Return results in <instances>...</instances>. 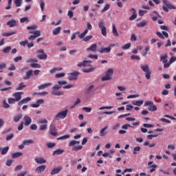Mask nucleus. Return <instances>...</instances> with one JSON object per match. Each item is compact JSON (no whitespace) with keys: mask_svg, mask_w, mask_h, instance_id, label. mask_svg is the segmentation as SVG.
Here are the masks:
<instances>
[{"mask_svg":"<svg viewBox=\"0 0 176 176\" xmlns=\"http://www.w3.org/2000/svg\"><path fill=\"white\" fill-rule=\"evenodd\" d=\"M91 60H84L82 62L79 63L77 65L80 68H82V67H90L89 68H85L83 69V72L88 73V72H93L94 69H96V67H91Z\"/></svg>","mask_w":176,"mask_h":176,"instance_id":"nucleus-1","label":"nucleus"},{"mask_svg":"<svg viewBox=\"0 0 176 176\" xmlns=\"http://www.w3.org/2000/svg\"><path fill=\"white\" fill-rule=\"evenodd\" d=\"M163 3L166 6H162L163 10L164 12H166V13H168V9L170 10H171V9H176L175 6L173 5L168 0H163Z\"/></svg>","mask_w":176,"mask_h":176,"instance_id":"nucleus-2","label":"nucleus"},{"mask_svg":"<svg viewBox=\"0 0 176 176\" xmlns=\"http://www.w3.org/2000/svg\"><path fill=\"white\" fill-rule=\"evenodd\" d=\"M113 76V69L112 68L108 69L105 72V75L102 77V82H105L107 80H111V79H112Z\"/></svg>","mask_w":176,"mask_h":176,"instance_id":"nucleus-3","label":"nucleus"},{"mask_svg":"<svg viewBox=\"0 0 176 176\" xmlns=\"http://www.w3.org/2000/svg\"><path fill=\"white\" fill-rule=\"evenodd\" d=\"M140 68L143 71V72H145L146 79H151V74H152V72L149 69V66L148 65H141Z\"/></svg>","mask_w":176,"mask_h":176,"instance_id":"nucleus-4","label":"nucleus"},{"mask_svg":"<svg viewBox=\"0 0 176 176\" xmlns=\"http://www.w3.org/2000/svg\"><path fill=\"white\" fill-rule=\"evenodd\" d=\"M68 115V109H65L58 112L55 116L56 120H61V119H65Z\"/></svg>","mask_w":176,"mask_h":176,"instance_id":"nucleus-5","label":"nucleus"},{"mask_svg":"<svg viewBox=\"0 0 176 176\" xmlns=\"http://www.w3.org/2000/svg\"><path fill=\"white\" fill-rule=\"evenodd\" d=\"M61 87V85H56L52 87V91H51V94H53L54 96H63L64 94L63 91H57L60 90V88Z\"/></svg>","mask_w":176,"mask_h":176,"instance_id":"nucleus-6","label":"nucleus"},{"mask_svg":"<svg viewBox=\"0 0 176 176\" xmlns=\"http://www.w3.org/2000/svg\"><path fill=\"white\" fill-rule=\"evenodd\" d=\"M168 56L166 54L160 56V61L164 64V68H168L170 67V63L167 61V58Z\"/></svg>","mask_w":176,"mask_h":176,"instance_id":"nucleus-7","label":"nucleus"},{"mask_svg":"<svg viewBox=\"0 0 176 176\" xmlns=\"http://www.w3.org/2000/svg\"><path fill=\"white\" fill-rule=\"evenodd\" d=\"M98 27L101 30L102 35H103V36H107V28H105V25L104 24V21H101L98 23Z\"/></svg>","mask_w":176,"mask_h":176,"instance_id":"nucleus-8","label":"nucleus"},{"mask_svg":"<svg viewBox=\"0 0 176 176\" xmlns=\"http://www.w3.org/2000/svg\"><path fill=\"white\" fill-rule=\"evenodd\" d=\"M50 133L52 135H54V137H56L58 132H57V129H56V126H54V124H51L50 125Z\"/></svg>","mask_w":176,"mask_h":176,"instance_id":"nucleus-9","label":"nucleus"},{"mask_svg":"<svg viewBox=\"0 0 176 176\" xmlns=\"http://www.w3.org/2000/svg\"><path fill=\"white\" fill-rule=\"evenodd\" d=\"M37 53H39L37 57L40 60H46L47 58V55L45 54V52L43 51V50H40L37 51Z\"/></svg>","mask_w":176,"mask_h":176,"instance_id":"nucleus-10","label":"nucleus"},{"mask_svg":"<svg viewBox=\"0 0 176 176\" xmlns=\"http://www.w3.org/2000/svg\"><path fill=\"white\" fill-rule=\"evenodd\" d=\"M111 49L112 48L111 47V46L107 47H102L98 49V52L99 53H101L102 54H103L105 53H109L111 52Z\"/></svg>","mask_w":176,"mask_h":176,"instance_id":"nucleus-11","label":"nucleus"},{"mask_svg":"<svg viewBox=\"0 0 176 176\" xmlns=\"http://www.w3.org/2000/svg\"><path fill=\"white\" fill-rule=\"evenodd\" d=\"M44 102L45 100L43 99H38L36 103L30 104V107H32V108H39V107H41L42 104H44Z\"/></svg>","mask_w":176,"mask_h":176,"instance_id":"nucleus-12","label":"nucleus"},{"mask_svg":"<svg viewBox=\"0 0 176 176\" xmlns=\"http://www.w3.org/2000/svg\"><path fill=\"white\" fill-rule=\"evenodd\" d=\"M148 168H151L150 173H153V171H155L156 168H157V165L153 164V162L152 161L148 162Z\"/></svg>","mask_w":176,"mask_h":176,"instance_id":"nucleus-13","label":"nucleus"},{"mask_svg":"<svg viewBox=\"0 0 176 176\" xmlns=\"http://www.w3.org/2000/svg\"><path fill=\"white\" fill-rule=\"evenodd\" d=\"M31 34H34V35H32L28 38V39H30V41H34L35 38H38V36H41V32L38 30L32 32H31Z\"/></svg>","mask_w":176,"mask_h":176,"instance_id":"nucleus-14","label":"nucleus"},{"mask_svg":"<svg viewBox=\"0 0 176 176\" xmlns=\"http://www.w3.org/2000/svg\"><path fill=\"white\" fill-rule=\"evenodd\" d=\"M78 72H74L69 74V80H76L78 79Z\"/></svg>","mask_w":176,"mask_h":176,"instance_id":"nucleus-15","label":"nucleus"},{"mask_svg":"<svg viewBox=\"0 0 176 176\" xmlns=\"http://www.w3.org/2000/svg\"><path fill=\"white\" fill-rule=\"evenodd\" d=\"M23 121H24V125L25 126H30L31 123H32V119L30 118L28 116H25L23 118Z\"/></svg>","mask_w":176,"mask_h":176,"instance_id":"nucleus-16","label":"nucleus"},{"mask_svg":"<svg viewBox=\"0 0 176 176\" xmlns=\"http://www.w3.org/2000/svg\"><path fill=\"white\" fill-rule=\"evenodd\" d=\"M45 170H46V165H41V166H38L35 169V172L37 174H41V173H43V171H45Z\"/></svg>","mask_w":176,"mask_h":176,"instance_id":"nucleus-17","label":"nucleus"},{"mask_svg":"<svg viewBox=\"0 0 176 176\" xmlns=\"http://www.w3.org/2000/svg\"><path fill=\"white\" fill-rule=\"evenodd\" d=\"M52 82L41 84L38 86V90H43L45 89H47V87H50V86H52Z\"/></svg>","mask_w":176,"mask_h":176,"instance_id":"nucleus-18","label":"nucleus"},{"mask_svg":"<svg viewBox=\"0 0 176 176\" xmlns=\"http://www.w3.org/2000/svg\"><path fill=\"white\" fill-rule=\"evenodd\" d=\"M21 94H24L23 92H15L12 94L13 97H14L16 102H18V101H20V100H21Z\"/></svg>","mask_w":176,"mask_h":176,"instance_id":"nucleus-19","label":"nucleus"},{"mask_svg":"<svg viewBox=\"0 0 176 176\" xmlns=\"http://www.w3.org/2000/svg\"><path fill=\"white\" fill-rule=\"evenodd\" d=\"M7 25H9L10 28H13V27L17 26V22L14 19H12L7 22Z\"/></svg>","mask_w":176,"mask_h":176,"instance_id":"nucleus-20","label":"nucleus"},{"mask_svg":"<svg viewBox=\"0 0 176 176\" xmlns=\"http://www.w3.org/2000/svg\"><path fill=\"white\" fill-rule=\"evenodd\" d=\"M34 160L37 164H45V163H46V160H45L43 157H37L35 158Z\"/></svg>","mask_w":176,"mask_h":176,"instance_id":"nucleus-21","label":"nucleus"},{"mask_svg":"<svg viewBox=\"0 0 176 176\" xmlns=\"http://www.w3.org/2000/svg\"><path fill=\"white\" fill-rule=\"evenodd\" d=\"M30 101H31V98L30 97H27L19 102L18 105H23V104H27V102H30Z\"/></svg>","mask_w":176,"mask_h":176,"instance_id":"nucleus-22","label":"nucleus"},{"mask_svg":"<svg viewBox=\"0 0 176 176\" xmlns=\"http://www.w3.org/2000/svg\"><path fill=\"white\" fill-rule=\"evenodd\" d=\"M131 11L133 12V14L129 18L130 21H133V20H135L137 19V13L135 12V9L131 8Z\"/></svg>","mask_w":176,"mask_h":176,"instance_id":"nucleus-23","label":"nucleus"},{"mask_svg":"<svg viewBox=\"0 0 176 176\" xmlns=\"http://www.w3.org/2000/svg\"><path fill=\"white\" fill-rule=\"evenodd\" d=\"M87 32H89V30L86 29L82 33L80 34L79 32V34H78V36L80 39H83L86 35H87Z\"/></svg>","mask_w":176,"mask_h":176,"instance_id":"nucleus-24","label":"nucleus"},{"mask_svg":"<svg viewBox=\"0 0 176 176\" xmlns=\"http://www.w3.org/2000/svg\"><path fill=\"white\" fill-rule=\"evenodd\" d=\"M87 52H93L94 53H96L97 52V45H92L90 47L87 49Z\"/></svg>","mask_w":176,"mask_h":176,"instance_id":"nucleus-25","label":"nucleus"},{"mask_svg":"<svg viewBox=\"0 0 176 176\" xmlns=\"http://www.w3.org/2000/svg\"><path fill=\"white\" fill-rule=\"evenodd\" d=\"M61 171V167L55 168L52 170L51 171V175H54L56 174H58Z\"/></svg>","mask_w":176,"mask_h":176,"instance_id":"nucleus-26","label":"nucleus"},{"mask_svg":"<svg viewBox=\"0 0 176 176\" xmlns=\"http://www.w3.org/2000/svg\"><path fill=\"white\" fill-rule=\"evenodd\" d=\"M23 118V114H19L16 116H14L13 118L14 122L17 123L18 122H20V120Z\"/></svg>","mask_w":176,"mask_h":176,"instance_id":"nucleus-27","label":"nucleus"},{"mask_svg":"<svg viewBox=\"0 0 176 176\" xmlns=\"http://www.w3.org/2000/svg\"><path fill=\"white\" fill-rule=\"evenodd\" d=\"M32 76V70H29L26 72V76L23 77L24 80H27V79H30Z\"/></svg>","mask_w":176,"mask_h":176,"instance_id":"nucleus-28","label":"nucleus"},{"mask_svg":"<svg viewBox=\"0 0 176 176\" xmlns=\"http://www.w3.org/2000/svg\"><path fill=\"white\" fill-rule=\"evenodd\" d=\"M20 156H23V153L16 152L12 154V159H16V157H20Z\"/></svg>","mask_w":176,"mask_h":176,"instance_id":"nucleus-29","label":"nucleus"},{"mask_svg":"<svg viewBox=\"0 0 176 176\" xmlns=\"http://www.w3.org/2000/svg\"><path fill=\"white\" fill-rule=\"evenodd\" d=\"M62 153H64V150H63V149H57V150H55L54 151L53 155L56 156V155H61Z\"/></svg>","mask_w":176,"mask_h":176,"instance_id":"nucleus-30","label":"nucleus"},{"mask_svg":"<svg viewBox=\"0 0 176 176\" xmlns=\"http://www.w3.org/2000/svg\"><path fill=\"white\" fill-rule=\"evenodd\" d=\"M133 105H136L137 107H141L142 104H144V100H137V101H133L132 102Z\"/></svg>","mask_w":176,"mask_h":176,"instance_id":"nucleus-31","label":"nucleus"},{"mask_svg":"<svg viewBox=\"0 0 176 176\" xmlns=\"http://www.w3.org/2000/svg\"><path fill=\"white\" fill-rule=\"evenodd\" d=\"M61 31V27H58L52 31L53 35H58Z\"/></svg>","mask_w":176,"mask_h":176,"instance_id":"nucleus-32","label":"nucleus"},{"mask_svg":"<svg viewBox=\"0 0 176 176\" xmlns=\"http://www.w3.org/2000/svg\"><path fill=\"white\" fill-rule=\"evenodd\" d=\"M23 145L28 146L31 144H34V140H25L23 141Z\"/></svg>","mask_w":176,"mask_h":176,"instance_id":"nucleus-33","label":"nucleus"},{"mask_svg":"<svg viewBox=\"0 0 176 176\" xmlns=\"http://www.w3.org/2000/svg\"><path fill=\"white\" fill-rule=\"evenodd\" d=\"M113 28V34L114 36H119V33H118V30H116V27L115 26V24L112 25Z\"/></svg>","mask_w":176,"mask_h":176,"instance_id":"nucleus-34","label":"nucleus"},{"mask_svg":"<svg viewBox=\"0 0 176 176\" xmlns=\"http://www.w3.org/2000/svg\"><path fill=\"white\" fill-rule=\"evenodd\" d=\"M80 144V142L79 141L72 140V142H69V146H75V145H79Z\"/></svg>","mask_w":176,"mask_h":176,"instance_id":"nucleus-35","label":"nucleus"},{"mask_svg":"<svg viewBox=\"0 0 176 176\" xmlns=\"http://www.w3.org/2000/svg\"><path fill=\"white\" fill-rule=\"evenodd\" d=\"M37 122L38 124H47V120L41 118Z\"/></svg>","mask_w":176,"mask_h":176,"instance_id":"nucleus-36","label":"nucleus"},{"mask_svg":"<svg viewBox=\"0 0 176 176\" xmlns=\"http://www.w3.org/2000/svg\"><path fill=\"white\" fill-rule=\"evenodd\" d=\"M25 87V85H24V82H21L19 84L18 87L16 88V90H23Z\"/></svg>","mask_w":176,"mask_h":176,"instance_id":"nucleus-37","label":"nucleus"},{"mask_svg":"<svg viewBox=\"0 0 176 176\" xmlns=\"http://www.w3.org/2000/svg\"><path fill=\"white\" fill-rule=\"evenodd\" d=\"M148 111H151L152 112H155V111H157V107L154 104L151 107H148Z\"/></svg>","mask_w":176,"mask_h":176,"instance_id":"nucleus-38","label":"nucleus"},{"mask_svg":"<svg viewBox=\"0 0 176 176\" xmlns=\"http://www.w3.org/2000/svg\"><path fill=\"white\" fill-rule=\"evenodd\" d=\"M16 34V32H5L3 33V36H12V35H14Z\"/></svg>","mask_w":176,"mask_h":176,"instance_id":"nucleus-39","label":"nucleus"},{"mask_svg":"<svg viewBox=\"0 0 176 176\" xmlns=\"http://www.w3.org/2000/svg\"><path fill=\"white\" fill-rule=\"evenodd\" d=\"M9 151V146L4 147L1 150V155H6Z\"/></svg>","mask_w":176,"mask_h":176,"instance_id":"nucleus-40","label":"nucleus"},{"mask_svg":"<svg viewBox=\"0 0 176 176\" xmlns=\"http://www.w3.org/2000/svg\"><path fill=\"white\" fill-rule=\"evenodd\" d=\"M14 2L16 8H20V6H21V2H23V0H14Z\"/></svg>","mask_w":176,"mask_h":176,"instance_id":"nucleus-41","label":"nucleus"},{"mask_svg":"<svg viewBox=\"0 0 176 176\" xmlns=\"http://www.w3.org/2000/svg\"><path fill=\"white\" fill-rule=\"evenodd\" d=\"M47 129V124H41L39 127V130H41V131H43L44 130H46Z\"/></svg>","mask_w":176,"mask_h":176,"instance_id":"nucleus-42","label":"nucleus"},{"mask_svg":"<svg viewBox=\"0 0 176 176\" xmlns=\"http://www.w3.org/2000/svg\"><path fill=\"white\" fill-rule=\"evenodd\" d=\"M154 103L151 100H147L144 103V107H151Z\"/></svg>","mask_w":176,"mask_h":176,"instance_id":"nucleus-43","label":"nucleus"},{"mask_svg":"<svg viewBox=\"0 0 176 176\" xmlns=\"http://www.w3.org/2000/svg\"><path fill=\"white\" fill-rule=\"evenodd\" d=\"M131 60H136V61H140V60H141V58H140V56H138L137 55H132L131 56Z\"/></svg>","mask_w":176,"mask_h":176,"instance_id":"nucleus-44","label":"nucleus"},{"mask_svg":"<svg viewBox=\"0 0 176 176\" xmlns=\"http://www.w3.org/2000/svg\"><path fill=\"white\" fill-rule=\"evenodd\" d=\"M107 129H108V126H106L100 130V133L101 134L102 137H104V135H105L104 133H105V130H107Z\"/></svg>","mask_w":176,"mask_h":176,"instance_id":"nucleus-45","label":"nucleus"},{"mask_svg":"<svg viewBox=\"0 0 176 176\" xmlns=\"http://www.w3.org/2000/svg\"><path fill=\"white\" fill-rule=\"evenodd\" d=\"M164 108L166 110V111H169V109H171V107L170 106V103L166 102L164 104Z\"/></svg>","mask_w":176,"mask_h":176,"instance_id":"nucleus-46","label":"nucleus"},{"mask_svg":"<svg viewBox=\"0 0 176 176\" xmlns=\"http://www.w3.org/2000/svg\"><path fill=\"white\" fill-rule=\"evenodd\" d=\"M109 8H111V6L109 4H107L103 9L102 10L101 12L104 13V12H107V10H109Z\"/></svg>","mask_w":176,"mask_h":176,"instance_id":"nucleus-47","label":"nucleus"},{"mask_svg":"<svg viewBox=\"0 0 176 176\" xmlns=\"http://www.w3.org/2000/svg\"><path fill=\"white\" fill-rule=\"evenodd\" d=\"M4 68H6V63H3L0 64V72H3Z\"/></svg>","mask_w":176,"mask_h":176,"instance_id":"nucleus-48","label":"nucleus"},{"mask_svg":"<svg viewBox=\"0 0 176 176\" xmlns=\"http://www.w3.org/2000/svg\"><path fill=\"white\" fill-rule=\"evenodd\" d=\"M146 25V22L142 21V22H141V23H138V24H137V27H139V28H142V27H145Z\"/></svg>","mask_w":176,"mask_h":176,"instance_id":"nucleus-49","label":"nucleus"},{"mask_svg":"<svg viewBox=\"0 0 176 176\" xmlns=\"http://www.w3.org/2000/svg\"><path fill=\"white\" fill-rule=\"evenodd\" d=\"M20 21L21 23H28V21H30V19H28V17L27 16H25V17H23L20 19Z\"/></svg>","mask_w":176,"mask_h":176,"instance_id":"nucleus-50","label":"nucleus"},{"mask_svg":"<svg viewBox=\"0 0 176 176\" xmlns=\"http://www.w3.org/2000/svg\"><path fill=\"white\" fill-rule=\"evenodd\" d=\"M129 127L133 128V126H131V124H126L122 126V129L123 130H127L129 129Z\"/></svg>","mask_w":176,"mask_h":176,"instance_id":"nucleus-51","label":"nucleus"},{"mask_svg":"<svg viewBox=\"0 0 176 176\" xmlns=\"http://www.w3.org/2000/svg\"><path fill=\"white\" fill-rule=\"evenodd\" d=\"M91 38H93L92 36H85V37H84V38H82V41H83L84 42H89V41H90V39H91Z\"/></svg>","mask_w":176,"mask_h":176,"instance_id":"nucleus-52","label":"nucleus"},{"mask_svg":"<svg viewBox=\"0 0 176 176\" xmlns=\"http://www.w3.org/2000/svg\"><path fill=\"white\" fill-rule=\"evenodd\" d=\"M82 111H85L87 113H90L91 112V107H82Z\"/></svg>","mask_w":176,"mask_h":176,"instance_id":"nucleus-53","label":"nucleus"},{"mask_svg":"<svg viewBox=\"0 0 176 176\" xmlns=\"http://www.w3.org/2000/svg\"><path fill=\"white\" fill-rule=\"evenodd\" d=\"M64 76H65V73H59V74H56L55 75V78H64Z\"/></svg>","mask_w":176,"mask_h":176,"instance_id":"nucleus-54","label":"nucleus"},{"mask_svg":"<svg viewBox=\"0 0 176 176\" xmlns=\"http://www.w3.org/2000/svg\"><path fill=\"white\" fill-rule=\"evenodd\" d=\"M8 102L10 104H15L16 102H17V101L15 100V98H9Z\"/></svg>","mask_w":176,"mask_h":176,"instance_id":"nucleus-55","label":"nucleus"},{"mask_svg":"<svg viewBox=\"0 0 176 176\" xmlns=\"http://www.w3.org/2000/svg\"><path fill=\"white\" fill-rule=\"evenodd\" d=\"M13 137H14V134L11 133V134L8 135L6 138V141H10V140H12V138H13Z\"/></svg>","mask_w":176,"mask_h":176,"instance_id":"nucleus-56","label":"nucleus"},{"mask_svg":"<svg viewBox=\"0 0 176 176\" xmlns=\"http://www.w3.org/2000/svg\"><path fill=\"white\" fill-rule=\"evenodd\" d=\"M67 81L65 80H59L58 81V84L59 85V86H64L65 85H67Z\"/></svg>","mask_w":176,"mask_h":176,"instance_id":"nucleus-57","label":"nucleus"},{"mask_svg":"<svg viewBox=\"0 0 176 176\" xmlns=\"http://www.w3.org/2000/svg\"><path fill=\"white\" fill-rule=\"evenodd\" d=\"M47 148H54V146H56V143L48 142L47 143Z\"/></svg>","mask_w":176,"mask_h":176,"instance_id":"nucleus-58","label":"nucleus"},{"mask_svg":"<svg viewBox=\"0 0 176 176\" xmlns=\"http://www.w3.org/2000/svg\"><path fill=\"white\" fill-rule=\"evenodd\" d=\"M168 149H170V151H174L175 149V145H174L173 144H168Z\"/></svg>","mask_w":176,"mask_h":176,"instance_id":"nucleus-59","label":"nucleus"},{"mask_svg":"<svg viewBox=\"0 0 176 176\" xmlns=\"http://www.w3.org/2000/svg\"><path fill=\"white\" fill-rule=\"evenodd\" d=\"M40 7H41V11L43 12V10H45V1H41Z\"/></svg>","mask_w":176,"mask_h":176,"instance_id":"nucleus-60","label":"nucleus"},{"mask_svg":"<svg viewBox=\"0 0 176 176\" xmlns=\"http://www.w3.org/2000/svg\"><path fill=\"white\" fill-rule=\"evenodd\" d=\"M10 50H12V47H6V48H4L3 50V53H9V52H10Z\"/></svg>","mask_w":176,"mask_h":176,"instance_id":"nucleus-61","label":"nucleus"},{"mask_svg":"<svg viewBox=\"0 0 176 176\" xmlns=\"http://www.w3.org/2000/svg\"><path fill=\"white\" fill-rule=\"evenodd\" d=\"M67 138H69V135H65L59 137L57 138V140H67Z\"/></svg>","mask_w":176,"mask_h":176,"instance_id":"nucleus-62","label":"nucleus"},{"mask_svg":"<svg viewBox=\"0 0 176 176\" xmlns=\"http://www.w3.org/2000/svg\"><path fill=\"white\" fill-rule=\"evenodd\" d=\"M30 129L31 130H38V126H36V124H32L31 126H30Z\"/></svg>","mask_w":176,"mask_h":176,"instance_id":"nucleus-63","label":"nucleus"},{"mask_svg":"<svg viewBox=\"0 0 176 176\" xmlns=\"http://www.w3.org/2000/svg\"><path fill=\"white\" fill-rule=\"evenodd\" d=\"M3 107L4 108H9V107H10V106L9 105V104H8V102H6V100H3Z\"/></svg>","mask_w":176,"mask_h":176,"instance_id":"nucleus-64","label":"nucleus"}]
</instances>
